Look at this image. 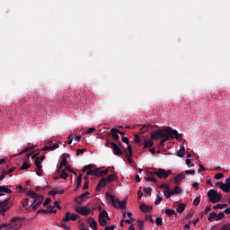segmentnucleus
I'll use <instances>...</instances> for the list:
<instances>
[{
	"label": "nucleus",
	"mask_w": 230,
	"mask_h": 230,
	"mask_svg": "<svg viewBox=\"0 0 230 230\" xmlns=\"http://www.w3.org/2000/svg\"><path fill=\"white\" fill-rule=\"evenodd\" d=\"M105 180L107 181V182L109 184L110 182L116 181V174H110L107 177H105Z\"/></svg>",
	"instance_id": "28"
},
{
	"label": "nucleus",
	"mask_w": 230,
	"mask_h": 230,
	"mask_svg": "<svg viewBox=\"0 0 230 230\" xmlns=\"http://www.w3.org/2000/svg\"><path fill=\"white\" fill-rule=\"evenodd\" d=\"M224 217H226V214H224V212L217 214L216 220H217V221L222 220V218H224Z\"/></svg>",
	"instance_id": "38"
},
{
	"label": "nucleus",
	"mask_w": 230,
	"mask_h": 230,
	"mask_svg": "<svg viewBox=\"0 0 230 230\" xmlns=\"http://www.w3.org/2000/svg\"><path fill=\"white\" fill-rule=\"evenodd\" d=\"M86 175H87V176L91 175V176L93 177V176H94V175H96V174H95V172H94V170H93V171L87 172H86Z\"/></svg>",
	"instance_id": "61"
},
{
	"label": "nucleus",
	"mask_w": 230,
	"mask_h": 230,
	"mask_svg": "<svg viewBox=\"0 0 230 230\" xmlns=\"http://www.w3.org/2000/svg\"><path fill=\"white\" fill-rule=\"evenodd\" d=\"M207 195L212 204H217V202H220V200H222V194L218 193L215 190H208Z\"/></svg>",
	"instance_id": "4"
},
{
	"label": "nucleus",
	"mask_w": 230,
	"mask_h": 230,
	"mask_svg": "<svg viewBox=\"0 0 230 230\" xmlns=\"http://www.w3.org/2000/svg\"><path fill=\"white\" fill-rule=\"evenodd\" d=\"M12 199L10 198H7L4 199L3 201H0V213H6L10 208H12Z\"/></svg>",
	"instance_id": "8"
},
{
	"label": "nucleus",
	"mask_w": 230,
	"mask_h": 230,
	"mask_svg": "<svg viewBox=\"0 0 230 230\" xmlns=\"http://www.w3.org/2000/svg\"><path fill=\"white\" fill-rule=\"evenodd\" d=\"M155 224H156V226H163V218L162 217H156Z\"/></svg>",
	"instance_id": "43"
},
{
	"label": "nucleus",
	"mask_w": 230,
	"mask_h": 230,
	"mask_svg": "<svg viewBox=\"0 0 230 230\" xmlns=\"http://www.w3.org/2000/svg\"><path fill=\"white\" fill-rule=\"evenodd\" d=\"M10 222L11 223H5V230H8V229L17 230L22 227V223L21 222V217H12Z\"/></svg>",
	"instance_id": "3"
},
{
	"label": "nucleus",
	"mask_w": 230,
	"mask_h": 230,
	"mask_svg": "<svg viewBox=\"0 0 230 230\" xmlns=\"http://www.w3.org/2000/svg\"><path fill=\"white\" fill-rule=\"evenodd\" d=\"M126 157H127V160H128V164H133L134 161L132 160V155H128V152H124Z\"/></svg>",
	"instance_id": "31"
},
{
	"label": "nucleus",
	"mask_w": 230,
	"mask_h": 230,
	"mask_svg": "<svg viewBox=\"0 0 230 230\" xmlns=\"http://www.w3.org/2000/svg\"><path fill=\"white\" fill-rule=\"evenodd\" d=\"M226 206L227 204H217L214 206V209H224V208Z\"/></svg>",
	"instance_id": "36"
},
{
	"label": "nucleus",
	"mask_w": 230,
	"mask_h": 230,
	"mask_svg": "<svg viewBox=\"0 0 230 230\" xmlns=\"http://www.w3.org/2000/svg\"><path fill=\"white\" fill-rule=\"evenodd\" d=\"M88 222L91 229H94V230L98 229V223H96V220H94V218L90 217L88 219Z\"/></svg>",
	"instance_id": "17"
},
{
	"label": "nucleus",
	"mask_w": 230,
	"mask_h": 230,
	"mask_svg": "<svg viewBox=\"0 0 230 230\" xmlns=\"http://www.w3.org/2000/svg\"><path fill=\"white\" fill-rule=\"evenodd\" d=\"M43 200H44V198L40 196V198H37L36 199H33L32 201H31V205H28V208H31L32 206L33 211H37L39 208H40V204H42Z\"/></svg>",
	"instance_id": "9"
},
{
	"label": "nucleus",
	"mask_w": 230,
	"mask_h": 230,
	"mask_svg": "<svg viewBox=\"0 0 230 230\" xmlns=\"http://www.w3.org/2000/svg\"><path fill=\"white\" fill-rule=\"evenodd\" d=\"M175 214V210L173 209H166L165 210V215H168V217H172V215Z\"/></svg>",
	"instance_id": "40"
},
{
	"label": "nucleus",
	"mask_w": 230,
	"mask_h": 230,
	"mask_svg": "<svg viewBox=\"0 0 230 230\" xmlns=\"http://www.w3.org/2000/svg\"><path fill=\"white\" fill-rule=\"evenodd\" d=\"M134 220H136V219H134V218H130V219H127V220H124V222L126 223V224H132L133 222H134Z\"/></svg>",
	"instance_id": "59"
},
{
	"label": "nucleus",
	"mask_w": 230,
	"mask_h": 230,
	"mask_svg": "<svg viewBox=\"0 0 230 230\" xmlns=\"http://www.w3.org/2000/svg\"><path fill=\"white\" fill-rule=\"evenodd\" d=\"M185 172H186L188 175H195V171H193V170H187Z\"/></svg>",
	"instance_id": "56"
},
{
	"label": "nucleus",
	"mask_w": 230,
	"mask_h": 230,
	"mask_svg": "<svg viewBox=\"0 0 230 230\" xmlns=\"http://www.w3.org/2000/svg\"><path fill=\"white\" fill-rule=\"evenodd\" d=\"M49 202H51V199L48 198V199L43 202V206L46 208V206H48V204H49Z\"/></svg>",
	"instance_id": "58"
},
{
	"label": "nucleus",
	"mask_w": 230,
	"mask_h": 230,
	"mask_svg": "<svg viewBox=\"0 0 230 230\" xmlns=\"http://www.w3.org/2000/svg\"><path fill=\"white\" fill-rule=\"evenodd\" d=\"M128 155H132V146L128 144Z\"/></svg>",
	"instance_id": "47"
},
{
	"label": "nucleus",
	"mask_w": 230,
	"mask_h": 230,
	"mask_svg": "<svg viewBox=\"0 0 230 230\" xmlns=\"http://www.w3.org/2000/svg\"><path fill=\"white\" fill-rule=\"evenodd\" d=\"M114 229H116V226H114V225H111L110 226H106L104 228V230H114Z\"/></svg>",
	"instance_id": "54"
},
{
	"label": "nucleus",
	"mask_w": 230,
	"mask_h": 230,
	"mask_svg": "<svg viewBox=\"0 0 230 230\" xmlns=\"http://www.w3.org/2000/svg\"><path fill=\"white\" fill-rule=\"evenodd\" d=\"M137 224H138L139 230H145V222H143V220H138Z\"/></svg>",
	"instance_id": "35"
},
{
	"label": "nucleus",
	"mask_w": 230,
	"mask_h": 230,
	"mask_svg": "<svg viewBox=\"0 0 230 230\" xmlns=\"http://www.w3.org/2000/svg\"><path fill=\"white\" fill-rule=\"evenodd\" d=\"M89 170H93V164H88V165H85L84 167H83V172H85Z\"/></svg>",
	"instance_id": "41"
},
{
	"label": "nucleus",
	"mask_w": 230,
	"mask_h": 230,
	"mask_svg": "<svg viewBox=\"0 0 230 230\" xmlns=\"http://www.w3.org/2000/svg\"><path fill=\"white\" fill-rule=\"evenodd\" d=\"M122 141H123V143H126V145H128V137H123Z\"/></svg>",
	"instance_id": "63"
},
{
	"label": "nucleus",
	"mask_w": 230,
	"mask_h": 230,
	"mask_svg": "<svg viewBox=\"0 0 230 230\" xmlns=\"http://www.w3.org/2000/svg\"><path fill=\"white\" fill-rule=\"evenodd\" d=\"M87 195H89V191H86V192L83 193L82 195H80L79 197H77L75 199L76 204H82V202H84V200H85V198L87 197Z\"/></svg>",
	"instance_id": "16"
},
{
	"label": "nucleus",
	"mask_w": 230,
	"mask_h": 230,
	"mask_svg": "<svg viewBox=\"0 0 230 230\" xmlns=\"http://www.w3.org/2000/svg\"><path fill=\"white\" fill-rule=\"evenodd\" d=\"M107 184H109V181H107L105 177H102L96 187L97 191H100L102 188H105Z\"/></svg>",
	"instance_id": "14"
},
{
	"label": "nucleus",
	"mask_w": 230,
	"mask_h": 230,
	"mask_svg": "<svg viewBox=\"0 0 230 230\" xmlns=\"http://www.w3.org/2000/svg\"><path fill=\"white\" fill-rule=\"evenodd\" d=\"M155 175H153V176L150 175V176L145 177V181H146V182H150V181H152V182H157V179H155Z\"/></svg>",
	"instance_id": "29"
},
{
	"label": "nucleus",
	"mask_w": 230,
	"mask_h": 230,
	"mask_svg": "<svg viewBox=\"0 0 230 230\" xmlns=\"http://www.w3.org/2000/svg\"><path fill=\"white\" fill-rule=\"evenodd\" d=\"M193 204L194 206H199V204H200V198H195V199L193 200Z\"/></svg>",
	"instance_id": "45"
},
{
	"label": "nucleus",
	"mask_w": 230,
	"mask_h": 230,
	"mask_svg": "<svg viewBox=\"0 0 230 230\" xmlns=\"http://www.w3.org/2000/svg\"><path fill=\"white\" fill-rule=\"evenodd\" d=\"M64 189H58V190H56V193L58 194V195H62V193H64Z\"/></svg>",
	"instance_id": "57"
},
{
	"label": "nucleus",
	"mask_w": 230,
	"mask_h": 230,
	"mask_svg": "<svg viewBox=\"0 0 230 230\" xmlns=\"http://www.w3.org/2000/svg\"><path fill=\"white\" fill-rule=\"evenodd\" d=\"M221 230H230V223L222 226Z\"/></svg>",
	"instance_id": "50"
},
{
	"label": "nucleus",
	"mask_w": 230,
	"mask_h": 230,
	"mask_svg": "<svg viewBox=\"0 0 230 230\" xmlns=\"http://www.w3.org/2000/svg\"><path fill=\"white\" fill-rule=\"evenodd\" d=\"M183 229H184V230H190V224H186V225L183 226Z\"/></svg>",
	"instance_id": "64"
},
{
	"label": "nucleus",
	"mask_w": 230,
	"mask_h": 230,
	"mask_svg": "<svg viewBox=\"0 0 230 230\" xmlns=\"http://www.w3.org/2000/svg\"><path fill=\"white\" fill-rule=\"evenodd\" d=\"M162 201H163V194H161V192H158L156 195V199L155 201V206H159V204H161Z\"/></svg>",
	"instance_id": "27"
},
{
	"label": "nucleus",
	"mask_w": 230,
	"mask_h": 230,
	"mask_svg": "<svg viewBox=\"0 0 230 230\" xmlns=\"http://www.w3.org/2000/svg\"><path fill=\"white\" fill-rule=\"evenodd\" d=\"M172 192H173V195H179V193H182V189H181V187L179 186H176L172 190Z\"/></svg>",
	"instance_id": "32"
},
{
	"label": "nucleus",
	"mask_w": 230,
	"mask_h": 230,
	"mask_svg": "<svg viewBox=\"0 0 230 230\" xmlns=\"http://www.w3.org/2000/svg\"><path fill=\"white\" fill-rule=\"evenodd\" d=\"M135 143H136L137 145H139L140 146L143 145V144H141V137H140L138 135H137V136L135 137Z\"/></svg>",
	"instance_id": "37"
},
{
	"label": "nucleus",
	"mask_w": 230,
	"mask_h": 230,
	"mask_svg": "<svg viewBox=\"0 0 230 230\" xmlns=\"http://www.w3.org/2000/svg\"><path fill=\"white\" fill-rule=\"evenodd\" d=\"M108 173H109V169H105V170L101 169L100 177H103V175H107Z\"/></svg>",
	"instance_id": "44"
},
{
	"label": "nucleus",
	"mask_w": 230,
	"mask_h": 230,
	"mask_svg": "<svg viewBox=\"0 0 230 230\" xmlns=\"http://www.w3.org/2000/svg\"><path fill=\"white\" fill-rule=\"evenodd\" d=\"M111 150H112L114 155H123V152L121 151L119 146H118V145H116V143L111 142Z\"/></svg>",
	"instance_id": "13"
},
{
	"label": "nucleus",
	"mask_w": 230,
	"mask_h": 230,
	"mask_svg": "<svg viewBox=\"0 0 230 230\" xmlns=\"http://www.w3.org/2000/svg\"><path fill=\"white\" fill-rule=\"evenodd\" d=\"M152 139H164V141H168V139H176V141H182V135L179 134L176 129L172 128H165L159 131H155L151 133Z\"/></svg>",
	"instance_id": "1"
},
{
	"label": "nucleus",
	"mask_w": 230,
	"mask_h": 230,
	"mask_svg": "<svg viewBox=\"0 0 230 230\" xmlns=\"http://www.w3.org/2000/svg\"><path fill=\"white\" fill-rule=\"evenodd\" d=\"M164 195L165 199H170L173 195V190L170 189V187L164 190Z\"/></svg>",
	"instance_id": "21"
},
{
	"label": "nucleus",
	"mask_w": 230,
	"mask_h": 230,
	"mask_svg": "<svg viewBox=\"0 0 230 230\" xmlns=\"http://www.w3.org/2000/svg\"><path fill=\"white\" fill-rule=\"evenodd\" d=\"M70 172V173H74V175H76V172H74L71 168L66 167V169H64L61 171V173L59 175V179H64V181H66V179H67V177L69 176V174H67V171Z\"/></svg>",
	"instance_id": "12"
},
{
	"label": "nucleus",
	"mask_w": 230,
	"mask_h": 230,
	"mask_svg": "<svg viewBox=\"0 0 230 230\" xmlns=\"http://www.w3.org/2000/svg\"><path fill=\"white\" fill-rule=\"evenodd\" d=\"M38 213H57V210H53V209H49V210H46V209H40L38 210Z\"/></svg>",
	"instance_id": "34"
},
{
	"label": "nucleus",
	"mask_w": 230,
	"mask_h": 230,
	"mask_svg": "<svg viewBox=\"0 0 230 230\" xmlns=\"http://www.w3.org/2000/svg\"><path fill=\"white\" fill-rule=\"evenodd\" d=\"M159 188H160L161 190H167V189L170 188V186H168V184H163V185H160Z\"/></svg>",
	"instance_id": "55"
},
{
	"label": "nucleus",
	"mask_w": 230,
	"mask_h": 230,
	"mask_svg": "<svg viewBox=\"0 0 230 230\" xmlns=\"http://www.w3.org/2000/svg\"><path fill=\"white\" fill-rule=\"evenodd\" d=\"M140 209L144 213H150V211H152V207L142 204V205H140Z\"/></svg>",
	"instance_id": "22"
},
{
	"label": "nucleus",
	"mask_w": 230,
	"mask_h": 230,
	"mask_svg": "<svg viewBox=\"0 0 230 230\" xmlns=\"http://www.w3.org/2000/svg\"><path fill=\"white\" fill-rule=\"evenodd\" d=\"M61 166H66L67 164V159L66 157H63L60 162Z\"/></svg>",
	"instance_id": "46"
},
{
	"label": "nucleus",
	"mask_w": 230,
	"mask_h": 230,
	"mask_svg": "<svg viewBox=\"0 0 230 230\" xmlns=\"http://www.w3.org/2000/svg\"><path fill=\"white\" fill-rule=\"evenodd\" d=\"M170 173H172V171L168 170H164V169H157L155 172H149L148 174L149 175H156V177H158V179H168V176L170 175Z\"/></svg>",
	"instance_id": "5"
},
{
	"label": "nucleus",
	"mask_w": 230,
	"mask_h": 230,
	"mask_svg": "<svg viewBox=\"0 0 230 230\" xmlns=\"http://www.w3.org/2000/svg\"><path fill=\"white\" fill-rule=\"evenodd\" d=\"M93 172H94V173H95V175H96L97 177H100V173H101V169H100V168H95V169L93 170Z\"/></svg>",
	"instance_id": "49"
},
{
	"label": "nucleus",
	"mask_w": 230,
	"mask_h": 230,
	"mask_svg": "<svg viewBox=\"0 0 230 230\" xmlns=\"http://www.w3.org/2000/svg\"><path fill=\"white\" fill-rule=\"evenodd\" d=\"M30 164H28L27 162L23 163L22 165L21 166V170H28V168H30Z\"/></svg>",
	"instance_id": "39"
},
{
	"label": "nucleus",
	"mask_w": 230,
	"mask_h": 230,
	"mask_svg": "<svg viewBox=\"0 0 230 230\" xmlns=\"http://www.w3.org/2000/svg\"><path fill=\"white\" fill-rule=\"evenodd\" d=\"M137 199H143V192L141 190L137 191Z\"/></svg>",
	"instance_id": "62"
},
{
	"label": "nucleus",
	"mask_w": 230,
	"mask_h": 230,
	"mask_svg": "<svg viewBox=\"0 0 230 230\" xmlns=\"http://www.w3.org/2000/svg\"><path fill=\"white\" fill-rule=\"evenodd\" d=\"M185 152H186V148L184 147V146H181L180 150L177 151L176 153V155L178 157H184Z\"/></svg>",
	"instance_id": "24"
},
{
	"label": "nucleus",
	"mask_w": 230,
	"mask_h": 230,
	"mask_svg": "<svg viewBox=\"0 0 230 230\" xmlns=\"http://www.w3.org/2000/svg\"><path fill=\"white\" fill-rule=\"evenodd\" d=\"M106 200L108 204H112L117 209H125L127 208V199L121 201L117 196L106 193Z\"/></svg>",
	"instance_id": "2"
},
{
	"label": "nucleus",
	"mask_w": 230,
	"mask_h": 230,
	"mask_svg": "<svg viewBox=\"0 0 230 230\" xmlns=\"http://www.w3.org/2000/svg\"><path fill=\"white\" fill-rule=\"evenodd\" d=\"M154 146V140L148 138L144 141V148H150Z\"/></svg>",
	"instance_id": "23"
},
{
	"label": "nucleus",
	"mask_w": 230,
	"mask_h": 230,
	"mask_svg": "<svg viewBox=\"0 0 230 230\" xmlns=\"http://www.w3.org/2000/svg\"><path fill=\"white\" fill-rule=\"evenodd\" d=\"M184 209H186V205L184 203H180L177 207V213H184Z\"/></svg>",
	"instance_id": "26"
},
{
	"label": "nucleus",
	"mask_w": 230,
	"mask_h": 230,
	"mask_svg": "<svg viewBox=\"0 0 230 230\" xmlns=\"http://www.w3.org/2000/svg\"><path fill=\"white\" fill-rule=\"evenodd\" d=\"M213 218L217 219V213H215V212H212V213L209 214V217H208V220L211 221V220H213Z\"/></svg>",
	"instance_id": "42"
},
{
	"label": "nucleus",
	"mask_w": 230,
	"mask_h": 230,
	"mask_svg": "<svg viewBox=\"0 0 230 230\" xmlns=\"http://www.w3.org/2000/svg\"><path fill=\"white\" fill-rule=\"evenodd\" d=\"M28 195L29 197H31V199H33V200H36L37 199H39L40 197H41L40 195H38L35 191L33 190H29L28 191Z\"/></svg>",
	"instance_id": "25"
},
{
	"label": "nucleus",
	"mask_w": 230,
	"mask_h": 230,
	"mask_svg": "<svg viewBox=\"0 0 230 230\" xmlns=\"http://www.w3.org/2000/svg\"><path fill=\"white\" fill-rule=\"evenodd\" d=\"M75 211L76 213H78V215H82L83 217H87L91 213V208L87 207H76Z\"/></svg>",
	"instance_id": "11"
},
{
	"label": "nucleus",
	"mask_w": 230,
	"mask_h": 230,
	"mask_svg": "<svg viewBox=\"0 0 230 230\" xmlns=\"http://www.w3.org/2000/svg\"><path fill=\"white\" fill-rule=\"evenodd\" d=\"M144 192L146 195H150V193H152V189L151 188H144Z\"/></svg>",
	"instance_id": "48"
},
{
	"label": "nucleus",
	"mask_w": 230,
	"mask_h": 230,
	"mask_svg": "<svg viewBox=\"0 0 230 230\" xmlns=\"http://www.w3.org/2000/svg\"><path fill=\"white\" fill-rule=\"evenodd\" d=\"M111 220V217H109V213L106 212V210H102L99 214V224L102 227H105L107 226V222Z\"/></svg>",
	"instance_id": "7"
},
{
	"label": "nucleus",
	"mask_w": 230,
	"mask_h": 230,
	"mask_svg": "<svg viewBox=\"0 0 230 230\" xmlns=\"http://www.w3.org/2000/svg\"><path fill=\"white\" fill-rule=\"evenodd\" d=\"M77 218H80V216L77 214H71L70 212H66L62 219V222H69V220L75 222Z\"/></svg>",
	"instance_id": "10"
},
{
	"label": "nucleus",
	"mask_w": 230,
	"mask_h": 230,
	"mask_svg": "<svg viewBox=\"0 0 230 230\" xmlns=\"http://www.w3.org/2000/svg\"><path fill=\"white\" fill-rule=\"evenodd\" d=\"M222 177H224V174H222V173H217L215 175V179H217V181H220V179H222Z\"/></svg>",
	"instance_id": "53"
},
{
	"label": "nucleus",
	"mask_w": 230,
	"mask_h": 230,
	"mask_svg": "<svg viewBox=\"0 0 230 230\" xmlns=\"http://www.w3.org/2000/svg\"><path fill=\"white\" fill-rule=\"evenodd\" d=\"M58 143H56L54 144L53 146H46L42 148V150L44 152H47V150H50V151H53V150H57V148H58Z\"/></svg>",
	"instance_id": "19"
},
{
	"label": "nucleus",
	"mask_w": 230,
	"mask_h": 230,
	"mask_svg": "<svg viewBox=\"0 0 230 230\" xmlns=\"http://www.w3.org/2000/svg\"><path fill=\"white\" fill-rule=\"evenodd\" d=\"M41 161H40V157H37L35 159V165L36 167L38 168V170H40L42 168V164H41Z\"/></svg>",
	"instance_id": "30"
},
{
	"label": "nucleus",
	"mask_w": 230,
	"mask_h": 230,
	"mask_svg": "<svg viewBox=\"0 0 230 230\" xmlns=\"http://www.w3.org/2000/svg\"><path fill=\"white\" fill-rule=\"evenodd\" d=\"M84 152H85V149H77L76 155H80V154H84Z\"/></svg>",
	"instance_id": "60"
},
{
	"label": "nucleus",
	"mask_w": 230,
	"mask_h": 230,
	"mask_svg": "<svg viewBox=\"0 0 230 230\" xmlns=\"http://www.w3.org/2000/svg\"><path fill=\"white\" fill-rule=\"evenodd\" d=\"M184 179H186V174L184 173H180L177 176H175L174 178V182L176 184H179V182H181V181H184Z\"/></svg>",
	"instance_id": "20"
},
{
	"label": "nucleus",
	"mask_w": 230,
	"mask_h": 230,
	"mask_svg": "<svg viewBox=\"0 0 230 230\" xmlns=\"http://www.w3.org/2000/svg\"><path fill=\"white\" fill-rule=\"evenodd\" d=\"M80 184H82V174H80L77 178V186L80 188Z\"/></svg>",
	"instance_id": "51"
},
{
	"label": "nucleus",
	"mask_w": 230,
	"mask_h": 230,
	"mask_svg": "<svg viewBox=\"0 0 230 230\" xmlns=\"http://www.w3.org/2000/svg\"><path fill=\"white\" fill-rule=\"evenodd\" d=\"M96 131V128H90L86 132L85 134H93V132H95Z\"/></svg>",
	"instance_id": "52"
},
{
	"label": "nucleus",
	"mask_w": 230,
	"mask_h": 230,
	"mask_svg": "<svg viewBox=\"0 0 230 230\" xmlns=\"http://www.w3.org/2000/svg\"><path fill=\"white\" fill-rule=\"evenodd\" d=\"M4 193H13L12 190L8 188L6 185L0 186V197H3L4 195Z\"/></svg>",
	"instance_id": "15"
},
{
	"label": "nucleus",
	"mask_w": 230,
	"mask_h": 230,
	"mask_svg": "<svg viewBox=\"0 0 230 230\" xmlns=\"http://www.w3.org/2000/svg\"><path fill=\"white\" fill-rule=\"evenodd\" d=\"M215 186L217 188H220V190H222V191H224L225 193H229V191H230V176L226 179V183H224L222 181H218L215 184Z\"/></svg>",
	"instance_id": "6"
},
{
	"label": "nucleus",
	"mask_w": 230,
	"mask_h": 230,
	"mask_svg": "<svg viewBox=\"0 0 230 230\" xmlns=\"http://www.w3.org/2000/svg\"><path fill=\"white\" fill-rule=\"evenodd\" d=\"M118 132H119V129H117V128L111 129V136L113 139H115V141H118V139H119V135H118L119 134Z\"/></svg>",
	"instance_id": "18"
},
{
	"label": "nucleus",
	"mask_w": 230,
	"mask_h": 230,
	"mask_svg": "<svg viewBox=\"0 0 230 230\" xmlns=\"http://www.w3.org/2000/svg\"><path fill=\"white\" fill-rule=\"evenodd\" d=\"M33 146H26L23 150H22L18 155H22V154H26V152H29V150H32Z\"/></svg>",
	"instance_id": "33"
}]
</instances>
